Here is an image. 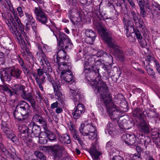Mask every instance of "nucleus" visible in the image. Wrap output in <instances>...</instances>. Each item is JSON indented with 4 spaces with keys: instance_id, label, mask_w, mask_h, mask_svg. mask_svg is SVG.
<instances>
[{
    "instance_id": "1",
    "label": "nucleus",
    "mask_w": 160,
    "mask_h": 160,
    "mask_svg": "<svg viewBox=\"0 0 160 160\" xmlns=\"http://www.w3.org/2000/svg\"><path fill=\"white\" fill-rule=\"evenodd\" d=\"M94 81L91 84L95 92L99 93L107 108L109 116L113 120L119 118V112L116 110L114 105L112 97L109 93L108 87L106 83L101 79V76L99 74L98 69H97L96 75Z\"/></svg>"
},
{
    "instance_id": "2",
    "label": "nucleus",
    "mask_w": 160,
    "mask_h": 160,
    "mask_svg": "<svg viewBox=\"0 0 160 160\" xmlns=\"http://www.w3.org/2000/svg\"><path fill=\"white\" fill-rule=\"evenodd\" d=\"M10 9L14 17V21L17 23H16V25L14 23L13 26L12 28L13 31L12 33L14 34L16 41L20 45L21 48L24 49L25 48L26 45L22 35L24 37L25 39L27 41L28 39L26 34L24 31V26L21 23V21L18 18V13L14 10L13 8L12 7Z\"/></svg>"
},
{
    "instance_id": "3",
    "label": "nucleus",
    "mask_w": 160,
    "mask_h": 160,
    "mask_svg": "<svg viewBox=\"0 0 160 160\" xmlns=\"http://www.w3.org/2000/svg\"><path fill=\"white\" fill-rule=\"evenodd\" d=\"M60 39L58 45V49L59 50L57 52L56 59L55 62L58 63L65 60L67 58V55L66 52L63 50L64 49H70L73 46V44L70 39L65 33L60 32L59 34Z\"/></svg>"
},
{
    "instance_id": "4",
    "label": "nucleus",
    "mask_w": 160,
    "mask_h": 160,
    "mask_svg": "<svg viewBox=\"0 0 160 160\" xmlns=\"http://www.w3.org/2000/svg\"><path fill=\"white\" fill-rule=\"evenodd\" d=\"M98 31L102 33V37L104 41L112 48L115 52V55L119 60L124 61V55L121 50V48L117 45L116 42L111 37V33L108 30L100 26L98 28Z\"/></svg>"
},
{
    "instance_id": "5",
    "label": "nucleus",
    "mask_w": 160,
    "mask_h": 160,
    "mask_svg": "<svg viewBox=\"0 0 160 160\" xmlns=\"http://www.w3.org/2000/svg\"><path fill=\"white\" fill-rule=\"evenodd\" d=\"M134 134H125L122 136V140L123 143L128 145H136L138 143L142 144L149 143L150 141V139L148 136L144 137V139L142 138L143 134H140L138 132Z\"/></svg>"
},
{
    "instance_id": "6",
    "label": "nucleus",
    "mask_w": 160,
    "mask_h": 160,
    "mask_svg": "<svg viewBox=\"0 0 160 160\" xmlns=\"http://www.w3.org/2000/svg\"><path fill=\"white\" fill-rule=\"evenodd\" d=\"M48 68H47L46 66H43L42 68H39L37 69V73H32V75L34 77L37 83L38 86L40 89L41 91H43V88L42 85L46 81V77L42 76L44 73L46 74L48 80L50 82H53V78L51 76L50 73L52 72H49L47 70Z\"/></svg>"
},
{
    "instance_id": "7",
    "label": "nucleus",
    "mask_w": 160,
    "mask_h": 160,
    "mask_svg": "<svg viewBox=\"0 0 160 160\" xmlns=\"http://www.w3.org/2000/svg\"><path fill=\"white\" fill-rule=\"evenodd\" d=\"M22 72L18 68H6L0 72V78L2 80L9 81L12 77L17 79L20 78Z\"/></svg>"
},
{
    "instance_id": "8",
    "label": "nucleus",
    "mask_w": 160,
    "mask_h": 160,
    "mask_svg": "<svg viewBox=\"0 0 160 160\" xmlns=\"http://www.w3.org/2000/svg\"><path fill=\"white\" fill-rule=\"evenodd\" d=\"M51 83L53 86L54 94L60 103V106L63 107L65 105V96L60 91L61 85L58 82V80H56L55 82L53 80V82Z\"/></svg>"
},
{
    "instance_id": "9",
    "label": "nucleus",
    "mask_w": 160,
    "mask_h": 160,
    "mask_svg": "<svg viewBox=\"0 0 160 160\" xmlns=\"http://www.w3.org/2000/svg\"><path fill=\"white\" fill-rule=\"evenodd\" d=\"M16 109L22 112V114L26 117H28L31 112L30 107L26 102L21 101H19L16 107Z\"/></svg>"
},
{
    "instance_id": "10",
    "label": "nucleus",
    "mask_w": 160,
    "mask_h": 160,
    "mask_svg": "<svg viewBox=\"0 0 160 160\" xmlns=\"http://www.w3.org/2000/svg\"><path fill=\"white\" fill-rule=\"evenodd\" d=\"M37 21L45 24L48 21L47 15L40 7H35L34 11Z\"/></svg>"
},
{
    "instance_id": "11",
    "label": "nucleus",
    "mask_w": 160,
    "mask_h": 160,
    "mask_svg": "<svg viewBox=\"0 0 160 160\" xmlns=\"http://www.w3.org/2000/svg\"><path fill=\"white\" fill-rule=\"evenodd\" d=\"M37 56L38 59H40V64L41 65L46 64V67L48 68L47 71L49 72H52V69L48 59L45 55L43 51L39 48V50L37 53Z\"/></svg>"
},
{
    "instance_id": "12",
    "label": "nucleus",
    "mask_w": 160,
    "mask_h": 160,
    "mask_svg": "<svg viewBox=\"0 0 160 160\" xmlns=\"http://www.w3.org/2000/svg\"><path fill=\"white\" fill-rule=\"evenodd\" d=\"M51 149L54 158L58 159L61 158L62 152L65 150L63 147L58 145L52 146Z\"/></svg>"
},
{
    "instance_id": "13",
    "label": "nucleus",
    "mask_w": 160,
    "mask_h": 160,
    "mask_svg": "<svg viewBox=\"0 0 160 160\" xmlns=\"http://www.w3.org/2000/svg\"><path fill=\"white\" fill-rule=\"evenodd\" d=\"M85 35L87 37L85 41L87 43L92 44L97 36L95 33L92 30L88 29L85 30Z\"/></svg>"
},
{
    "instance_id": "14",
    "label": "nucleus",
    "mask_w": 160,
    "mask_h": 160,
    "mask_svg": "<svg viewBox=\"0 0 160 160\" xmlns=\"http://www.w3.org/2000/svg\"><path fill=\"white\" fill-rule=\"evenodd\" d=\"M24 14L26 17V20L27 22L26 23V25L27 27L28 25L30 24L32 26V28L34 31L36 29V24L35 23V20L33 18L32 13L28 11L24 12Z\"/></svg>"
},
{
    "instance_id": "15",
    "label": "nucleus",
    "mask_w": 160,
    "mask_h": 160,
    "mask_svg": "<svg viewBox=\"0 0 160 160\" xmlns=\"http://www.w3.org/2000/svg\"><path fill=\"white\" fill-rule=\"evenodd\" d=\"M85 128L87 129L88 133V137L90 139H94L97 137L96 128L92 123L87 124L85 126Z\"/></svg>"
},
{
    "instance_id": "16",
    "label": "nucleus",
    "mask_w": 160,
    "mask_h": 160,
    "mask_svg": "<svg viewBox=\"0 0 160 160\" xmlns=\"http://www.w3.org/2000/svg\"><path fill=\"white\" fill-rule=\"evenodd\" d=\"M102 56L106 58V64H108L110 67H111L113 62V58L112 56L109 54L105 52L102 50L98 51L97 53V56L99 57Z\"/></svg>"
},
{
    "instance_id": "17",
    "label": "nucleus",
    "mask_w": 160,
    "mask_h": 160,
    "mask_svg": "<svg viewBox=\"0 0 160 160\" xmlns=\"http://www.w3.org/2000/svg\"><path fill=\"white\" fill-rule=\"evenodd\" d=\"M41 128L38 126L29 125L28 135H30L32 137H37L39 135Z\"/></svg>"
},
{
    "instance_id": "18",
    "label": "nucleus",
    "mask_w": 160,
    "mask_h": 160,
    "mask_svg": "<svg viewBox=\"0 0 160 160\" xmlns=\"http://www.w3.org/2000/svg\"><path fill=\"white\" fill-rule=\"evenodd\" d=\"M69 17L70 21L73 24L78 25L81 24L82 22L81 15L79 13L77 12L74 15L70 14Z\"/></svg>"
},
{
    "instance_id": "19",
    "label": "nucleus",
    "mask_w": 160,
    "mask_h": 160,
    "mask_svg": "<svg viewBox=\"0 0 160 160\" xmlns=\"http://www.w3.org/2000/svg\"><path fill=\"white\" fill-rule=\"evenodd\" d=\"M57 63L58 65V69L60 71L63 72L65 71V72H67L71 71L70 69L72 67L70 62H65L64 63L62 62H61Z\"/></svg>"
},
{
    "instance_id": "20",
    "label": "nucleus",
    "mask_w": 160,
    "mask_h": 160,
    "mask_svg": "<svg viewBox=\"0 0 160 160\" xmlns=\"http://www.w3.org/2000/svg\"><path fill=\"white\" fill-rule=\"evenodd\" d=\"M60 77L62 80H64L67 82L71 81L73 78V74L71 71L67 72L64 71L61 72Z\"/></svg>"
},
{
    "instance_id": "21",
    "label": "nucleus",
    "mask_w": 160,
    "mask_h": 160,
    "mask_svg": "<svg viewBox=\"0 0 160 160\" xmlns=\"http://www.w3.org/2000/svg\"><path fill=\"white\" fill-rule=\"evenodd\" d=\"M11 89L12 90L13 94L14 93L16 95H21L25 91L24 87L21 84H15L12 86Z\"/></svg>"
},
{
    "instance_id": "22",
    "label": "nucleus",
    "mask_w": 160,
    "mask_h": 160,
    "mask_svg": "<svg viewBox=\"0 0 160 160\" xmlns=\"http://www.w3.org/2000/svg\"><path fill=\"white\" fill-rule=\"evenodd\" d=\"M138 130L141 132L144 133L148 132H149V128L148 124L143 120H140V122L138 127Z\"/></svg>"
},
{
    "instance_id": "23",
    "label": "nucleus",
    "mask_w": 160,
    "mask_h": 160,
    "mask_svg": "<svg viewBox=\"0 0 160 160\" xmlns=\"http://www.w3.org/2000/svg\"><path fill=\"white\" fill-rule=\"evenodd\" d=\"M77 90H73L70 89L69 97L70 98L73 99L75 103V104H77L80 101V96L77 93Z\"/></svg>"
},
{
    "instance_id": "24",
    "label": "nucleus",
    "mask_w": 160,
    "mask_h": 160,
    "mask_svg": "<svg viewBox=\"0 0 160 160\" xmlns=\"http://www.w3.org/2000/svg\"><path fill=\"white\" fill-rule=\"evenodd\" d=\"M96 72L97 70H95V71L93 70L89 71H89H86V72H85V77L88 82H93V81L94 80V78L96 75Z\"/></svg>"
},
{
    "instance_id": "25",
    "label": "nucleus",
    "mask_w": 160,
    "mask_h": 160,
    "mask_svg": "<svg viewBox=\"0 0 160 160\" xmlns=\"http://www.w3.org/2000/svg\"><path fill=\"white\" fill-rule=\"evenodd\" d=\"M89 152L94 160H98L99 158V156L101 154V153L97 150L94 147L89 149Z\"/></svg>"
},
{
    "instance_id": "26",
    "label": "nucleus",
    "mask_w": 160,
    "mask_h": 160,
    "mask_svg": "<svg viewBox=\"0 0 160 160\" xmlns=\"http://www.w3.org/2000/svg\"><path fill=\"white\" fill-rule=\"evenodd\" d=\"M132 114L134 117L138 118L140 120L143 119V118L144 117L143 112L139 108L134 109L132 111Z\"/></svg>"
},
{
    "instance_id": "27",
    "label": "nucleus",
    "mask_w": 160,
    "mask_h": 160,
    "mask_svg": "<svg viewBox=\"0 0 160 160\" xmlns=\"http://www.w3.org/2000/svg\"><path fill=\"white\" fill-rule=\"evenodd\" d=\"M48 133L46 132H41L39 135V142L41 144L46 143L48 142Z\"/></svg>"
},
{
    "instance_id": "28",
    "label": "nucleus",
    "mask_w": 160,
    "mask_h": 160,
    "mask_svg": "<svg viewBox=\"0 0 160 160\" xmlns=\"http://www.w3.org/2000/svg\"><path fill=\"white\" fill-rule=\"evenodd\" d=\"M8 84L0 85V90L7 93L8 95L11 97L13 95V92L9 87Z\"/></svg>"
},
{
    "instance_id": "29",
    "label": "nucleus",
    "mask_w": 160,
    "mask_h": 160,
    "mask_svg": "<svg viewBox=\"0 0 160 160\" xmlns=\"http://www.w3.org/2000/svg\"><path fill=\"white\" fill-rule=\"evenodd\" d=\"M13 114L15 118L20 121L23 120L27 119L28 117H26L23 114H22V112L19 111L18 109H16L14 111Z\"/></svg>"
},
{
    "instance_id": "30",
    "label": "nucleus",
    "mask_w": 160,
    "mask_h": 160,
    "mask_svg": "<svg viewBox=\"0 0 160 160\" xmlns=\"http://www.w3.org/2000/svg\"><path fill=\"white\" fill-rule=\"evenodd\" d=\"M123 21L124 22V28L127 31V32H129V29H131L134 31V28L132 26L133 22L132 21L130 20L128 21L127 22V24L126 23L125 19H123Z\"/></svg>"
},
{
    "instance_id": "31",
    "label": "nucleus",
    "mask_w": 160,
    "mask_h": 160,
    "mask_svg": "<svg viewBox=\"0 0 160 160\" xmlns=\"http://www.w3.org/2000/svg\"><path fill=\"white\" fill-rule=\"evenodd\" d=\"M18 128L21 133L23 134L27 133L28 135L29 125L28 128L26 125L21 124L19 125Z\"/></svg>"
},
{
    "instance_id": "32",
    "label": "nucleus",
    "mask_w": 160,
    "mask_h": 160,
    "mask_svg": "<svg viewBox=\"0 0 160 160\" xmlns=\"http://www.w3.org/2000/svg\"><path fill=\"white\" fill-rule=\"evenodd\" d=\"M60 139L61 142L67 144L70 143L71 142L69 136L67 134L61 136Z\"/></svg>"
},
{
    "instance_id": "33",
    "label": "nucleus",
    "mask_w": 160,
    "mask_h": 160,
    "mask_svg": "<svg viewBox=\"0 0 160 160\" xmlns=\"http://www.w3.org/2000/svg\"><path fill=\"white\" fill-rule=\"evenodd\" d=\"M130 122L129 121L127 122L126 120H124L122 122L119 123V127L121 129L124 130H128L131 128V126H129L128 125Z\"/></svg>"
},
{
    "instance_id": "34",
    "label": "nucleus",
    "mask_w": 160,
    "mask_h": 160,
    "mask_svg": "<svg viewBox=\"0 0 160 160\" xmlns=\"http://www.w3.org/2000/svg\"><path fill=\"white\" fill-rule=\"evenodd\" d=\"M143 63L145 68L147 71V72L148 75L152 78L154 77L155 75V72H154L153 69L150 67L149 64H148V65H145V62H143Z\"/></svg>"
},
{
    "instance_id": "35",
    "label": "nucleus",
    "mask_w": 160,
    "mask_h": 160,
    "mask_svg": "<svg viewBox=\"0 0 160 160\" xmlns=\"http://www.w3.org/2000/svg\"><path fill=\"white\" fill-rule=\"evenodd\" d=\"M147 113L148 117L150 119L157 118L158 116V114L156 112L154 109H149Z\"/></svg>"
},
{
    "instance_id": "36",
    "label": "nucleus",
    "mask_w": 160,
    "mask_h": 160,
    "mask_svg": "<svg viewBox=\"0 0 160 160\" xmlns=\"http://www.w3.org/2000/svg\"><path fill=\"white\" fill-rule=\"evenodd\" d=\"M95 65L98 67H102V68H104V70H108V65H106L104 61L101 59H99L96 62L95 61Z\"/></svg>"
},
{
    "instance_id": "37",
    "label": "nucleus",
    "mask_w": 160,
    "mask_h": 160,
    "mask_svg": "<svg viewBox=\"0 0 160 160\" xmlns=\"http://www.w3.org/2000/svg\"><path fill=\"white\" fill-rule=\"evenodd\" d=\"M2 129L5 133L7 134L8 137L11 134V131L10 129L8 128L7 125L5 124H2Z\"/></svg>"
},
{
    "instance_id": "38",
    "label": "nucleus",
    "mask_w": 160,
    "mask_h": 160,
    "mask_svg": "<svg viewBox=\"0 0 160 160\" xmlns=\"http://www.w3.org/2000/svg\"><path fill=\"white\" fill-rule=\"evenodd\" d=\"M79 131L80 133L84 136H87L88 135L87 129L85 128L84 125L83 124L81 125V127L79 128Z\"/></svg>"
},
{
    "instance_id": "39",
    "label": "nucleus",
    "mask_w": 160,
    "mask_h": 160,
    "mask_svg": "<svg viewBox=\"0 0 160 160\" xmlns=\"http://www.w3.org/2000/svg\"><path fill=\"white\" fill-rule=\"evenodd\" d=\"M21 97L23 99L27 100L28 101L33 97L31 93L29 92L26 94L25 91H24L23 93L21 94Z\"/></svg>"
},
{
    "instance_id": "40",
    "label": "nucleus",
    "mask_w": 160,
    "mask_h": 160,
    "mask_svg": "<svg viewBox=\"0 0 160 160\" xmlns=\"http://www.w3.org/2000/svg\"><path fill=\"white\" fill-rule=\"evenodd\" d=\"M86 60H87L89 62L90 66H91L92 68H94L95 66V58L92 57H89L88 58L85 59Z\"/></svg>"
},
{
    "instance_id": "41",
    "label": "nucleus",
    "mask_w": 160,
    "mask_h": 160,
    "mask_svg": "<svg viewBox=\"0 0 160 160\" xmlns=\"http://www.w3.org/2000/svg\"><path fill=\"white\" fill-rule=\"evenodd\" d=\"M82 113L76 109L72 112V115L73 118L75 119H77L80 117Z\"/></svg>"
},
{
    "instance_id": "42",
    "label": "nucleus",
    "mask_w": 160,
    "mask_h": 160,
    "mask_svg": "<svg viewBox=\"0 0 160 160\" xmlns=\"http://www.w3.org/2000/svg\"><path fill=\"white\" fill-rule=\"evenodd\" d=\"M34 154L35 156L41 160H46V158L43 154L39 151H36Z\"/></svg>"
},
{
    "instance_id": "43",
    "label": "nucleus",
    "mask_w": 160,
    "mask_h": 160,
    "mask_svg": "<svg viewBox=\"0 0 160 160\" xmlns=\"http://www.w3.org/2000/svg\"><path fill=\"white\" fill-rule=\"evenodd\" d=\"M84 68V72H85L86 71H89V70H90L92 68L91 66H90L89 63L88 62L87 60H86L84 62L83 64Z\"/></svg>"
},
{
    "instance_id": "44",
    "label": "nucleus",
    "mask_w": 160,
    "mask_h": 160,
    "mask_svg": "<svg viewBox=\"0 0 160 160\" xmlns=\"http://www.w3.org/2000/svg\"><path fill=\"white\" fill-rule=\"evenodd\" d=\"M34 120L36 122H39L40 123L45 124V122L42 120V118L40 116L35 115L33 117Z\"/></svg>"
},
{
    "instance_id": "45",
    "label": "nucleus",
    "mask_w": 160,
    "mask_h": 160,
    "mask_svg": "<svg viewBox=\"0 0 160 160\" xmlns=\"http://www.w3.org/2000/svg\"><path fill=\"white\" fill-rule=\"evenodd\" d=\"M77 110L83 113L85 112V108L83 105L81 104L78 103L76 108Z\"/></svg>"
},
{
    "instance_id": "46",
    "label": "nucleus",
    "mask_w": 160,
    "mask_h": 160,
    "mask_svg": "<svg viewBox=\"0 0 160 160\" xmlns=\"http://www.w3.org/2000/svg\"><path fill=\"white\" fill-rule=\"evenodd\" d=\"M48 134V139H49L50 141H54L56 139V137L55 135L53 133L51 132H49Z\"/></svg>"
},
{
    "instance_id": "47",
    "label": "nucleus",
    "mask_w": 160,
    "mask_h": 160,
    "mask_svg": "<svg viewBox=\"0 0 160 160\" xmlns=\"http://www.w3.org/2000/svg\"><path fill=\"white\" fill-rule=\"evenodd\" d=\"M107 129L108 130V132L109 133H110V132L113 131L115 130L114 128L113 127L112 124L110 122H108V123Z\"/></svg>"
},
{
    "instance_id": "48",
    "label": "nucleus",
    "mask_w": 160,
    "mask_h": 160,
    "mask_svg": "<svg viewBox=\"0 0 160 160\" xmlns=\"http://www.w3.org/2000/svg\"><path fill=\"white\" fill-rule=\"evenodd\" d=\"M138 24L136 25L139 28H144L145 27L144 24L142 19H140L138 20Z\"/></svg>"
},
{
    "instance_id": "49",
    "label": "nucleus",
    "mask_w": 160,
    "mask_h": 160,
    "mask_svg": "<svg viewBox=\"0 0 160 160\" xmlns=\"http://www.w3.org/2000/svg\"><path fill=\"white\" fill-rule=\"evenodd\" d=\"M17 10L20 17H22L24 16V13L21 7H18L17 8Z\"/></svg>"
},
{
    "instance_id": "50",
    "label": "nucleus",
    "mask_w": 160,
    "mask_h": 160,
    "mask_svg": "<svg viewBox=\"0 0 160 160\" xmlns=\"http://www.w3.org/2000/svg\"><path fill=\"white\" fill-rule=\"evenodd\" d=\"M113 143L112 142L109 141L108 142L106 145V149L109 150V149H112L113 148Z\"/></svg>"
},
{
    "instance_id": "51",
    "label": "nucleus",
    "mask_w": 160,
    "mask_h": 160,
    "mask_svg": "<svg viewBox=\"0 0 160 160\" xmlns=\"http://www.w3.org/2000/svg\"><path fill=\"white\" fill-rule=\"evenodd\" d=\"M36 98L40 101H41L42 99V97L40 92L38 91H36Z\"/></svg>"
},
{
    "instance_id": "52",
    "label": "nucleus",
    "mask_w": 160,
    "mask_h": 160,
    "mask_svg": "<svg viewBox=\"0 0 160 160\" xmlns=\"http://www.w3.org/2000/svg\"><path fill=\"white\" fill-rule=\"evenodd\" d=\"M28 101L29 102H30V103L31 105H32V108H36V102L34 99L33 98V97L32 99H31Z\"/></svg>"
},
{
    "instance_id": "53",
    "label": "nucleus",
    "mask_w": 160,
    "mask_h": 160,
    "mask_svg": "<svg viewBox=\"0 0 160 160\" xmlns=\"http://www.w3.org/2000/svg\"><path fill=\"white\" fill-rule=\"evenodd\" d=\"M153 59V57H152L150 56H147L146 59V62L147 65H148V64H149L148 62H151V60H152Z\"/></svg>"
},
{
    "instance_id": "54",
    "label": "nucleus",
    "mask_w": 160,
    "mask_h": 160,
    "mask_svg": "<svg viewBox=\"0 0 160 160\" xmlns=\"http://www.w3.org/2000/svg\"><path fill=\"white\" fill-rule=\"evenodd\" d=\"M58 102L56 101L55 102H53L51 105V108H52L53 109L55 108H57L58 107Z\"/></svg>"
},
{
    "instance_id": "55",
    "label": "nucleus",
    "mask_w": 160,
    "mask_h": 160,
    "mask_svg": "<svg viewBox=\"0 0 160 160\" xmlns=\"http://www.w3.org/2000/svg\"><path fill=\"white\" fill-rule=\"evenodd\" d=\"M11 134L8 136V137L9 138H10L13 142L15 143L18 140L17 138L14 136H13L12 137H11Z\"/></svg>"
},
{
    "instance_id": "56",
    "label": "nucleus",
    "mask_w": 160,
    "mask_h": 160,
    "mask_svg": "<svg viewBox=\"0 0 160 160\" xmlns=\"http://www.w3.org/2000/svg\"><path fill=\"white\" fill-rule=\"evenodd\" d=\"M154 62L157 70L159 68H160V65L159 63L157 61L155 60H154Z\"/></svg>"
},
{
    "instance_id": "57",
    "label": "nucleus",
    "mask_w": 160,
    "mask_h": 160,
    "mask_svg": "<svg viewBox=\"0 0 160 160\" xmlns=\"http://www.w3.org/2000/svg\"><path fill=\"white\" fill-rule=\"evenodd\" d=\"M155 144L157 145L158 148H160V138H157L155 141Z\"/></svg>"
},
{
    "instance_id": "58",
    "label": "nucleus",
    "mask_w": 160,
    "mask_h": 160,
    "mask_svg": "<svg viewBox=\"0 0 160 160\" xmlns=\"http://www.w3.org/2000/svg\"><path fill=\"white\" fill-rule=\"evenodd\" d=\"M73 137L75 140H79V136L77 132H75L73 134Z\"/></svg>"
},
{
    "instance_id": "59",
    "label": "nucleus",
    "mask_w": 160,
    "mask_h": 160,
    "mask_svg": "<svg viewBox=\"0 0 160 160\" xmlns=\"http://www.w3.org/2000/svg\"><path fill=\"white\" fill-rule=\"evenodd\" d=\"M135 35L137 38L138 39H141L142 38V36L140 34V32L138 31H136L135 32Z\"/></svg>"
},
{
    "instance_id": "60",
    "label": "nucleus",
    "mask_w": 160,
    "mask_h": 160,
    "mask_svg": "<svg viewBox=\"0 0 160 160\" xmlns=\"http://www.w3.org/2000/svg\"><path fill=\"white\" fill-rule=\"evenodd\" d=\"M63 111V109L61 107L58 106L56 110V112L57 113L59 114L62 112Z\"/></svg>"
},
{
    "instance_id": "61",
    "label": "nucleus",
    "mask_w": 160,
    "mask_h": 160,
    "mask_svg": "<svg viewBox=\"0 0 160 160\" xmlns=\"http://www.w3.org/2000/svg\"><path fill=\"white\" fill-rule=\"evenodd\" d=\"M143 1V0H141L137 1L140 8H143L144 7V4Z\"/></svg>"
},
{
    "instance_id": "62",
    "label": "nucleus",
    "mask_w": 160,
    "mask_h": 160,
    "mask_svg": "<svg viewBox=\"0 0 160 160\" xmlns=\"http://www.w3.org/2000/svg\"><path fill=\"white\" fill-rule=\"evenodd\" d=\"M112 160H123V159L121 157L118 155L114 157Z\"/></svg>"
},
{
    "instance_id": "63",
    "label": "nucleus",
    "mask_w": 160,
    "mask_h": 160,
    "mask_svg": "<svg viewBox=\"0 0 160 160\" xmlns=\"http://www.w3.org/2000/svg\"><path fill=\"white\" fill-rule=\"evenodd\" d=\"M80 2L83 4H86L88 3V2H91V0H79Z\"/></svg>"
},
{
    "instance_id": "64",
    "label": "nucleus",
    "mask_w": 160,
    "mask_h": 160,
    "mask_svg": "<svg viewBox=\"0 0 160 160\" xmlns=\"http://www.w3.org/2000/svg\"><path fill=\"white\" fill-rule=\"evenodd\" d=\"M6 2L9 7V9L13 7L10 0H5Z\"/></svg>"
}]
</instances>
